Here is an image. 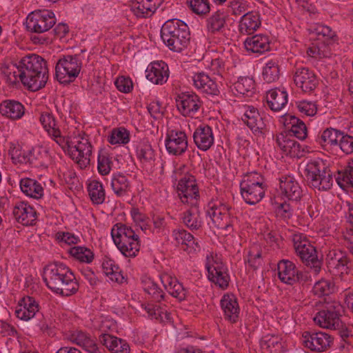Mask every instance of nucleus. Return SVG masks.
<instances>
[{
  "label": "nucleus",
  "mask_w": 353,
  "mask_h": 353,
  "mask_svg": "<svg viewBox=\"0 0 353 353\" xmlns=\"http://www.w3.org/2000/svg\"><path fill=\"white\" fill-rule=\"evenodd\" d=\"M7 81L12 87H17L19 81L31 91L43 88L48 79L46 61L36 54H29L19 61L12 62L4 72Z\"/></svg>",
  "instance_id": "nucleus-1"
},
{
  "label": "nucleus",
  "mask_w": 353,
  "mask_h": 353,
  "mask_svg": "<svg viewBox=\"0 0 353 353\" xmlns=\"http://www.w3.org/2000/svg\"><path fill=\"white\" fill-rule=\"evenodd\" d=\"M43 280L49 290L63 297L75 294L79 288L73 272L60 261H54L44 267Z\"/></svg>",
  "instance_id": "nucleus-2"
},
{
  "label": "nucleus",
  "mask_w": 353,
  "mask_h": 353,
  "mask_svg": "<svg viewBox=\"0 0 353 353\" xmlns=\"http://www.w3.org/2000/svg\"><path fill=\"white\" fill-rule=\"evenodd\" d=\"M54 13L50 10H37L30 13L26 22L28 32L36 33L37 35L31 36V41L34 44H47L53 38L50 30L56 24Z\"/></svg>",
  "instance_id": "nucleus-3"
},
{
  "label": "nucleus",
  "mask_w": 353,
  "mask_h": 353,
  "mask_svg": "<svg viewBox=\"0 0 353 353\" xmlns=\"http://www.w3.org/2000/svg\"><path fill=\"white\" fill-rule=\"evenodd\" d=\"M160 35L163 43L175 52L186 49L190 39L188 26L178 19L166 21L161 26Z\"/></svg>",
  "instance_id": "nucleus-4"
},
{
  "label": "nucleus",
  "mask_w": 353,
  "mask_h": 353,
  "mask_svg": "<svg viewBox=\"0 0 353 353\" xmlns=\"http://www.w3.org/2000/svg\"><path fill=\"white\" fill-rule=\"evenodd\" d=\"M143 289L157 303H148L144 309L151 319L159 322L170 321L171 314L167 311V306L161 302L165 301V293L152 279L148 278L142 281Z\"/></svg>",
  "instance_id": "nucleus-5"
},
{
  "label": "nucleus",
  "mask_w": 353,
  "mask_h": 353,
  "mask_svg": "<svg viewBox=\"0 0 353 353\" xmlns=\"http://www.w3.org/2000/svg\"><path fill=\"white\" fill-rule=\"evenodd\" d=\"M305 174L308 184L314 188L327 190L332 186L333 173L327 163L321 159L308 161Z\"/></svg>",
  "instance_id": "nucleus-6"
},
{
  "label": "nucleus",
  "mask_w": 353,
  "mask_h": 353,
  "mask_svg": "<svg viewBox=\"0 0 353 353\" xmlns=\"http://www.w3.org/2000/svg\"><path fill=\"white\" fill-rule=\"evenodd\" d=\"M265 190L264 177L256 172L246 174L240 183L241 194L249 205H255L261 201Z\"/></svg>",
  "instance_id": "nucleus-7"
},
{
  "label": "nucleus",
  "mask_w": 353,
  "mask_h": 353,
  "mask_svg": "<svg viewBox=\"0 0 353 353\" xmlns=\"http://www.w3.org/2000/svg\"><path fill=\"white\" fill-rule=\"evenodd\" d=\"M325 263L328 272L341 280H344L353 270V261L346 251L340 248H333L327 252Z\"/></svg>",
  "instance_id": "nucleus-8"
},
{
  "label": "nucleus",
  "mask_w": 353,
  "mask_h": 353,
  "mask_svg": "<svg viewBox=\"0 0 353 353\" xmlns=\"http://www.w3.org/2000/svg\"><path fill=\"white\" fill-rule=\"evenodd\" d=\"M82 61L79 55H63L60 57L55 67V74L59 83L67 85L73 82L79 74Z\"/></svg>",
  "instance_id": "nucleus-9"
},
{
  "label": "nucleus",
  "mask_w": 353,
  "mask_h": 353,
  "mask_svg": "<svg viewBox=\"0 0 353 353\" xmlns=\"http://www.w3.org/2000/svg\"><path fill=\"white\" fill-rule=\"evenodd\" d=\"M343 306L337 301L327 302L314 317V321L320 327L332 330L342 325L341 320Z\"/></svg>",
  "instance_id": "nucleus-10"
},
{
  "label": "nucleus",
  "mask_w": 353,
  "mask_h": 353,
  "mask_svg": "<svg viewBox=\"0 0 353 353\" xmlns=\"http://www.w3.org/2000/svg\"><path fill=\"white\" fill-rule=\"evenodd\" d=\"M278 276L280 281L287 285L306 283L310 279L307 274L300 271L296 265L288 259L280 260L277 264Z\"/></svg>",
  "instance_id": "nucleus-11"
},
{
  "label": "nucleus",
  "mask_w": 353,
  "mask_h": 353,
  "mask_svg": "<svg viewBox=\"0 0 353 353\" xmlns=\"http://www.w3.org/2000/svg\"><path fill=\"white\" fill-rule=\"evenodd\" d=\"M234 211L231 205L220 202L219 205H214L210 208L208 214L216 228L228 231L236 219Z\"/></svg>",
  "instance_id": "nucleus-12"
},
{
  "label": "nucleus",
  "mask_w": 353,
  "mask_h": 353,
  "mask_svg": "<svg viewBox=\"0 0 353 353\" xmlns=\"http://www.w3.org/2000/svg\"><path fill=\"white\" fill-rule=\"evenodd\" d=\"M302 338L304 346L312 351H326L334 343V336L325 332L305 331Z\"/></svg>",
  "instance_id": "nucleus-13"
},
{
  "label": "nucleus",
  "mask_w": 353,
  "mask_h": 353,
  "mask_svg": "<svg viewBox=\"0 0 353 353\" xmlns=\"http://www.w3.org/2000/svg\"><path fill=\"white\" fill-rule=\"evenodd\" d=\"M177 110L184 117H192L201 107L203 102L192 91L181 92L175 97Z\"/></svg>",
  "instance_id": "nucleus-14"
},
{
  "label": "nucleus",
  "mask_w": 353,
  "mask_h": 353,
  "mask_svg": "<svg viewBox=\"0 0 353 353\" xmlns=\"http://www.w3.org/2000/svg\"><path fill=\"white\" fill-rule=\"evenodd\" d=\"M177 190L183 203L193 205L200 197L196 179L191 174H185L179 181Z\"/></svg>",
  "instance_id": "nucleus-15"
},
{
  "label": "nucleus",
  "mask_w": 353,
  "mask_h": 353,
  "mask_svg": "<svg viewBox=\"0 0 353 353\" xmlns=\"http://www.w3.org/2000/svg\"><path fill=\"white\" fill-rule=\"evenodd\" d=\"M165 145L166 150L170 154L181 156L188 149V137L182 130H168L165 137Z\"/></svg>",
  "instance_id": "nucleus-16"
},
{
  "label": "nucleus",
  "mask_w": 353,
  "mask_h": 353,
  "mask_svg": "<svg viewBox=\"0 0 353 353\" xmlns=\"http://www.w3.org/2000/svg\"><path fill=\"white\" fill-rule=\"evenodd\" d=\"M293 79L295 85L305 93H311L319 85V79L314 71L306 67L296 68Z\"/></svg>",
  "instance_id": "nucleus-17"
},
{
  "label": "nucleus",
  "mask_w": 353,
  "mask_h": 353,
  "mask_svg": "<svg viewBox=\"0 0 353 353\" xmlns=\"http://www.w3.org/2000/svg\"><path fill=\"white\" fill-rule=\"evenodd\" d=\"M92 146L86 137H81L77 141L74 146L68 144V152L73 160L79 164L81 168H85L90 165Z\"/></svg>",
  "instance_id": "nucleus-18"
},
{
  "label": "nucleus",
  "mask_w": 353,
  "mask_h": 353,
  "mask_svg": "<svg viewBox=\"0 0 353 353\" xmlns=\"http://www.w3.org/2000/svg\"><path fill=\"white\" fill-rule=\"evenodd\" d=\"M17 318L28 321L35 316L40 315V305L36 299L30 296H23L18 303L15 310Z\"/></svg>",
  "instance_id": "nucleus-19"
},
{
  "label": "nucleus",
  "mask_w": 353,
  "mask_h": 353,
  "mask_svg": "<svg viewBox=\"0 0 353 353\" xmlns=\"http://www.w3.org/2000/svg\"><path fill=\"white\" fill-rule=\"evenodd\" d=\"M280 190L281 195L292 201H299L303 196L302 188L294 176L284 175L280 177Z\"/></svg>",
  "instance_id": "nucleus-20"
},
{
  "label": "nucleus",
  "mask_w": 353,
  "mask_h": 353,
  "mask_svg": "<svg viewBox=\"0 0 353 353\" xmlns=\"http://www.w3.org/2000/svg\"><path fill=\"white\" fill-rule=\"evenodd\" d=\"M343 134V131L342 130L334 128H327L319 132L315 138V141L324 150H336L338 143Z\"/></svg>",
  "instance_id": "nucleus-21"
},
{
  "label": "nucleus",
  "mask_w": 353,
  "mask_h": 353,
  "mask_svg": "<svg viewBox=\"0 0 353 353\" xmlns=\"http://www.w3.org/2000/svg\"><path fill=\"white\" fill-rule=\"evenodd\" d=\"M206 268L208 272V279L211 282L218 285L222 290L228 288L230 281V276L227 266L221 262L219 263L215 261L213 265H208Z\"/></svg>",
  "instance_id": "nucleus-22"
},
{
  "label": "nucleus",
  "mask_w": 353,
  "mask_h": 353,
  "mask_svg": "<svg viewBox=\"0 0 353 353\" xmlns=\"http://www.w3.org/2000/svg\"><path fill=\"white\" fill-rule=\"evenodd\" d=\"M145 77L154 84L163 85L169 77L168 64L163 61L150 63L145 70Z\"/></svg>",
  "instance_id": "nucleus-23"
},
{
  "label": "nucleus",
  "mask_w": 353,
  "mask_h": 353,
  "mask_svg": "<svg viewBox=\"0 0 353 353\" xmlns=\"http://www.w3.org/2000/svg\"><path fill=\"white\" fill-rule=\"evenodd\" d=\"M15 220L23 225H34L37 220V212L28 203L17 202L12 210Z\"/></svg>",
  "instance_id": "nucleus-24"
},
{
  "label": "nucleus",
  "mask_w": 353,
  "mask_h": 353,
  "mask_svg": "<svg viewBox=\"0 0 353 353\" xmlns=\"http://www.w3.org/2000/svg\"><path fill=\"white\" fill-rule=\"evenodd\" d=\"M193 140L199 150H208L214 142L212 128L208 124H200L193 133Z\"/></svg>",
  "instance_id": "nucleus-25"
},
{
  "label": "nucleus",
  "mask_w": 353,
  "mask_h": 353,
  "mask_svg": "<svg viewBox=\"0 0 353 353\" xmlns=\"http://www.w3.org/2000/svg\"><path fill=\"white\" fill-rule=\"evenodd\" d=\"M220 305L225 320L231 323H236L239 321L240 307L233 294H223L220 301Z\"/></svg>",
  "instance_id": "nucleus-26"
},
{
  "label": "nucleus",
  "mask_w": 353,
  "mask_h": 353,
  "mask_svg": "<svg viewBox=\"0 0 353 353\" xmlns=\"http://www.w3.org/2000/svg\"><path fill=\"white\" fill-rule=\"evenodd\" d=\"M192 79L194 86L202 92L212 96L220 93L216 82L204 72L194 73Z\"/></svg>",
  "instance_id": "nucleus-27"
},
{
  "label": "nucleus",
  "mask_w": 353,
  "mask_h": 353,
  "mask_svg": "<svg viewBox=\"0 0 353 353\" xmlns=\"http://www.w3.org/2000/svg\"><path fill=\"white\" fill-rule=\"evenodd\" d=\"M1 114L11 121L21 119L26 113L25 106L19 101L6 99L0 103Z\"/></svg>",
  "instance_id": "nucleus-28"
},
{
  "label": "nucleus",
  "mask_w": 353,
  "mask_h": 353,
  "mask_svg": "<svg viewBox=\"0 0 353 353\" xmlns=\"http://www.w3.org/2000/svg\"><path fill=\"white\" fill-rule=\"evenodd\" d=\"M241 119L254 134L264 133L266 125L258 110L254 106L248 107Z\"/></svg>",
  "instance_id": "nucleus-29"
},
{
  "label": "nucleus",
  "mask_w": 353,
  "mask_h": 353,
  "mask_svg": "<svg viewBox=\"0 0 353 353\" xmlns=\"http://www.w3.org/2000/svg\"><path fill=\"white\" fill-rule=\"evenodd\" d=\"M161 281L169 294L177 299L179 301L185 300L188 290L185 288L182 283H179L176 277L168 274H161Z\"/></svg>",
  "instance_id": "nucleus-30"
},
{
  "label": "nucleus",
  "mask_w": 353,
  "mask_h": 353,
  "mask_svg": "<svg viewBox=\"0 0 353 353\" xmlns=\"http://www.w3.org/2000/svg\"><path fill=\"white\" fill-rule=\"evenodd\" d=\"M270 39L268 35L259 34L248 37L244 41V46L247 51L253 53L263 54L270 50Z\"/></svg>",
  "instance_id": "nucleus-31"
},
{
  "label": "nucleus",
  "mask_w": 353,
  "mask_h": 353,
  "mask_svg": "<svg viewBox=\"0 0 353 353\" xmlns=\"http://www.w3.org/2000/svg\"><path fill=\"white\" fill-rule=\"evenodd\" d=\"M302 252L303 254H296L301 261L313 270L315 274L319 273L323 264L322 254L319 256L316 248L312 244L307 245L306 249H304Z\"/></svg>",
  "instance_id": "nucleus-32"
},
{
  "label": "nucleus",
  "mask_w": 353,
  "mask_h": 353,
  "mask_svg": "<svg viewBox=\"0 0 353 353\" xmlns=\"http://www.w3.org/2000/svg\"><path fill=\"white\" fill-rule=\"evenodd\" d=\"M283 120L284 125L288 130V134L300 140H304L307 137V127L302 120L291 114H285Z\"/></svg>",
  "instance_id": "nucleus-33"
},
{
  "label": "nucleus",
  "mask_w": 353,
  "mask_h": 353,
  "mask_svg": "<svg viewBox=\"0 0 353 353\" xmlns=\"http://www.w3.org/2000/svg\"><path fill=\"white\" fill-rule=\"evenodd\" d=\"M99 341L114 353H130L129 344L122 339L108 334H101L99 336Z\"/></svg>",
  "instance_id": "nucleus-34"
},
{
  "label": "nucleus",
  "mask_w": 353,
  "mask_h": 353,
  "mask_svg": "<svg viewBox=\"0 0 353 353\" xmlns=\"http://www.w3.org/2000/svg\"><path fill=\"white\" fill-rule=\"evenodd\" d=\"M181 219L184 225L191 231L198 230L203 225L201 211L196 203L181 214Z\"/></svg>",
  "instance_id": "nucleus-35"
},
{
  "label": "nucleus",
  "mask_w": 353,
  "mask_h": 353,
  "mask_svg": "<svg viewBox=\"0 0 353 353\" xmlns=\"http://www.w3.org/2000/svg\"><path fill=\"white\" fill-rule=\"evenodd\" d=\"M228 14L223 9H219L213 12L206 20V27L212 34L223 32L226 26Z\"/></svg>",
  "instance_id": "nucleus-36"
},
{
  "label": "nucleus",
  "mask_w": 353,
  "mask_h": 353,
  "mask_svg": "<svg viewBox=\"0 0 353 353\" xmlns=\"http://www.w3.org/2000/svg\"><path fill=\"white\" fill-rule=\"evenodd\" d=\"M311 39L326 45L336 42L339 37L329 26L318 24L311 32Z\"/></svg>",
  "instance_id": "nucleus-37"
},
{
  "label": "nucleus",
  "mask_w": 353,
  "mask_h": 353,
  "mask_svg": "<svg viewBox=\"0 0 353 353\" xmlns=\"http://www.w3.org/2000/svg\"><path fill=\"white\" fill-rule=\"evenodd\" d=\"M162 2L163 0H135L132 10L137 17L146 18L152 16Z\"/></svg>",
  "instance_id": "nucleus-38"
},
{
  "label": "nucleus",
  "mask_w": 353,
  "mask_h": 353,
  "mask_svg": "<svg viewBox=\"0 0 353 353\" xmlns=\"http://www.w3.org/2000/svg\"><path fill=\"white\" fill-rule=\"evenodd\" d=\"M288 93L279 88L269 90L266 96L268 106L274 112L282 110L288 103Z\"/></svg>",
  "instance_id": "nucleus-39"
},
{
  "label": "nucleus",
  "mask_w": 353,
  "mask_h": 353,
  "mask_svg": "<svg viewBox=\"0 0 353 353\" xmlns=\"http://www.w3.org/2000/svg\"><path fill=\"white\" fill-rule=\"evenodd\" d=\"M21 192L27 196L39 199L43 196V188L37 180L31 178H22L19 181Z\"/></svg>",
  "instance_id": "nucleus-40"
},
{
  "label": "nucleus",
  "mask_w": 353,
  "mask_h": 353,
  "mask_svg": "<svg viewBox=\"0 0 353 353\" xmlns=\"http://www.w3.org/2000/svg\"><path fill=\"white\" fill-rule=\"evenodd\" d=\"M260 26L259 15L256 13L248 12L241 18L239 30L242 34H252Z\"/></svg>",
  "instance_id": "nucleus-41"
},
{
  "label": "nucleus",
  "mask_w": 353,
  "mask_h": 353,
  "mask_svg": "<svg viewBox=\"0 0 353 353\" xmlns=\"http://www.w3.org/2000/svg\"><path fill=\"white\" fill-rule=\"evenodd\" d=\"M111 188L117 196L128 195L131 192L130 182L128 177L123 173L117 172L112 174Z\"/></svg>",
  "instance_id": "nucleus-42"
},
{
  "label": "nucleus",
  "mask_w": 353,
  "mask_h": 353,
  "mask_svg": "<svg viewBox=\"0 0 353 353\" xmlns=\"http://www.w3.org/2000/svg\"><path fill=\"white\" fill-rule=\"evenodd\" d=\"M111 236L114 243L139 239V236L130 227L121 223L113 226L111 230Z\"/></svg>",
  "instance_id": "nucleus-43"
},
{
  "label": "nucleus",
  "mask_w": 353,
  "mask_h": 353,
  "mask_svg": "<svg viewBox=\"0 0 353 353\" xmlns=\"http://www.w3.org/2000/svg\"><path fill=\"white\" fill-rule=\"evenodd\" d=\"M288 133H280L276 136L277 145L286 154L294 155L300 150V144Z\"/></svg>",
  "instance_id": "nucleus-44"
},
{
  "label": "nucleus",
  "mask_w": 353,
  "mask_h": 353,
  "mask_svg": "<svg viewBox=\"0 0 353 353\" xmlns=\"http://www.w3.org/2000/svg\"><path fill=\"white\" fill-rule=\"evenodd\" d=\"M87 190L94 205H101L104 203L105 191L101 181L95 179L90 181L87 183Z\"/></svg>",
  "instance_id": "nucleus-45"
},
{
  "label": "nucleus",
  "mask_w": 353,
  "mask_h": 353,
  "mask_svg": "<svg viewBox=\"0 0 353 353\" xmlns=\"http://www.w3.org/2000/svg\"><path fill=\"white\" fill-rule=\"evenodd\" d=\"M233 85L239 94L246 97H252L256 93V83L252 77H240Z\"/></svg>",
  "instance_id": "nucleus-46"
},
{
  "label": "nucleus",
  "mask_w": 353,
  "mask_h": 353,
  "mask_svg": "<svg viewBox=\"0 0 353 353\" xmlns=\"http://www.w3.org/2000/svg\"><path fill=\"white\" fill-rule=\"evenodd\" d=\"M102 268L104 273L112 281L117 283H122L124 277L121 274V270L119 266L116 264L115 261L108 256L103 258Z\"/></svg>",
  "instance_id": "nucleus-47"
},
{
  "label": "nucleus",
  "mask_w": 353,
  "mask_h": 353,
  "mask_svg": "<svg viewBox=\"0 0 353 353\" xmlns=\"http://www.w3.org/2000/svg\"><path fill=\"white\" fill-rule=\"evenodd\" d=\"M261 347L268 353H281L283 352V343L279 336L265 335L260 341Z\"/></svg>",
  "instance_id": "nucleus-48"
},
{
  "label": "nucleus",
  "mask_w": 353,
  "mask_h": 353,
  "mask_svg": "<svg viewBox=\"0 0 353 353\" xmlns=\"http://www.w3.org/2000/svg\"><path fill=\"white\" fill-rule=\"evenodd\" d=\"M336 181L343 189L347 186L353 187V156L347 160L345 168L338 172Z\"/></svg>",
  "instance_id": "nucleus-49"
},
{
  "label": "nucleus",
  "mask_w": 353,
  "mask_h": 353,
  "mask_svg": "<svg viewBox=\"0 0 353 353\" xmlns=\"http://www.w3.org/2000/svg\"><path fill=\"white\" fill-rule=\"evenodd\" d=\"M334 291V283L327 279H321L316 281L312 289V293L318 298L329 296Z\"/></svg>",
  "instance_id": "nucleus-50"
},
{
  "label": "nucleus",
  "mask_w": 353,
  "mask_h": 353,
  "mask_svg": "<svg viewBox=\"0 0 353 353\" xmlns=\"http://www.w3.org/2000/svg\"><path fill=\"white\" fill-rule=\"evenodd\" d=\"M280 76L279 62L276 60L268 61L263 68V79L268 83L276 81Z\"/></svg>",
  "instance_id": "nucleus-51"
},
{
  "label": "nucleus",
  "mask_w": 353,
  "mask_h": 353,
  "mask_svg": "<svg viewBox=\"0 0 353 353\" xmlns=\"http://www.w3.org/2000/svg\"><path fill=\"white\" fill-rule=\"evenodd\" d=\"M120 252L126 257H135L140 250L139 239L121 241L114 243Z\"/></svg>",
  "instance_id": "nucleus-52"
},
{
  "label": "nucleus",
  "mask_w": 353,
  "mask_h": 353,
  "mask_svg": "<svg viewBox=\"0 0 353 353\" xmlns=\"http://www.w3.org/2000/svg\"><path fill=\"white\" fill-rule=\"evenodd\" d=\"M107 139L111 145H124L130 141V132L123 127L113 128Z\"/></svg>",
  "instance_id": "nucleus-53"
},
{
  "label": "nucleus",
  "mask_w": 353,
  "mask_h": 353,
  "mask_svg": "<svg viewBox=\"0 0 353 353\" xmlns=\"http://www.w3.org/2000/svg\"><path fill=\"white\" fill-rule=\"evenodd\" d=\"M8 154L14 164H27V150L22 149V147L14 143H10Z\"/></svg>",
  "instance_id": "nucleus-54"
},
{
  "label": "nucleus",
  "mask_w": 353,
  "mask_h": 353,
  "mask_svg": "<svg viewBox=\"0 0 353 353\" xmlns=\"http://www.w3.org/2000/svg\"><path fill=\"white\" fill-rule=\"evenodd\" d=\"M69 253L71 256L81 262L90 263L94 259V253L90 249L85 247H72L69 250Z\"/></svg>",
  "instance_id": "nucleus-55"
},
{
  "label": "nucleus",
  "mask_w": 353,
  "mask_h": 353,
  "mask_svg": "<svg viewBox=\"0 0 353 353\" xmlns=\"http://www.w3.org/2000/svg\"><path fill=\"white\" fill-rule=\"evenodd\" d=\"M137 157L142 163H150L154 161V151L148 143H142L137 148Z\"/></svg>",
  "instance_id": "nucleus-56"
},
{
  "label": "nucleus",
  "mask_w": 353,
  "mask_h": 353,
  "mask_svg": "<svg viewBox=\"0 0 353 353\" xmlns=\"http://www.w3.org/2000/svg\"><path fill=\"white\" fill-rule=\"evenodd\" d=\"M112 164V157L108 153L99 151L97 165L99 173L103 176L108 175L110 172Z\"/></svg>",
  "instance_id": "nucleus-57"
},
{
  "label": "nucleus",
  "mask_w": 353,
  "mask_h": 353,
  "mask_svg": "<svg viewBox=\"0 0 353 353\" xmlns=\"http://www.w3.org/2000/svg\"><path fill=\"white\" fill-rule=\"evenodd\" d=\"M190 10L197 15H205L211 10L209 0H187Z\"/></svg>",
  "instance_id": "nucleus-58"
},
{
  "label": "nucleus",
  "mask_w": 353,
  "mask_h": 353,
  "mask_svg": "<svg viewBox=\"0 0 353 353\" xmlns=\"http://www.w3.org/2000/svg\"><path fill=\"white\" fill-rule=\"evenodd\" d=\"M245 262L248 263L253 270H257L263 263L262 251L259 249L256 251L254 248L251 249L248 253V259H245Z\"/></svg>",
  "instance_id": "nucleus-59"
},
{
  "label": "nucleus",
  "mask_w": 353,
  "mask_h": 353,
  "mask_svg": "<svg viewBox=\"0 0 353 353\" xmlns=\"http://www.w3.org/2000/svg\"><path fill=\"white\" fill-rule=\"evenodd\" d=\"M292 242L296 254H303V250L311 244L307 236L303 233L294 234Z\"/></svg>",
  "instance_id": "nucleus-60"
},
{
  "label": "nucleus",
  "mask_w": 353,
  "mask_h": 353,
  "mask_svg": "<svg viewBox=\"0 0 353 353\" xmlns=\"http://www.w3.org/2000/svg\"><path fill=\"white\" fill-rule=\"evenodd\" d=\"M41 148H32L27 150V163L34 167L41 166L43 163Z\"/></svg>",
  "instance_id": "nucleus-61"
},
{
  "label": "nucleus",
  "mask_w": 353,
  "mask_h": 353,
  "mask_svg": "<svg viewBox=\"0 0 353 353\" xmlns=\"http://www.w3.org/2000/svg\"><path fill=\"white\" fill-rule=\"evenodd\" d=\"M172 236L178 244L185 245L187 247L190 246L191 241L194 239L193 235L184 229L173 230Z\"/></svg>",
  "instance_id": "nucleus-62"
},
{
  "label": "nucleus",
  "mask_w": 353,
  "mask_h": 353,
  "mask_svg": "<svg viewBox=\"0 0 353 353\" xmlns=\"http://www.w3.org/2000/svg\"><path fill=\"white\" fill-rule=\"evenodd\" d=\"M147 109L150 116L155 120L163 118L165 108L162 106V103L159 100H153L147 105Z\"/></svg>",
  "instance_id": "nucleus-63"
},
{
  "label": "nucleus",
  "mask_w": 353,
  "mask_h": 353,
  "mask_svg": "<svg viewBox=\"0 0 353 353\" xmlns=\"http://www.w3.org/2000/svg\"><path fill=\"white\" fill-rule=\"evenodd\" d=\"M341 138L338 143V148L345 154L353 153V137L343 131V134Z\"/></svg>",
  "instance_id": "nucleus-64"
}]
</instances>
